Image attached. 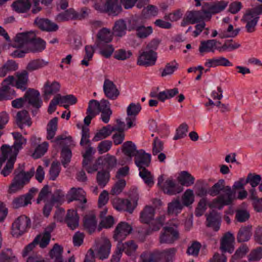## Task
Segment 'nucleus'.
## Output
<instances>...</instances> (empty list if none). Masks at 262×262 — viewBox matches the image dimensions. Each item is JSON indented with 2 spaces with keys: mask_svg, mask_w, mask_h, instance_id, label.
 I'll use <instances>...</instances> for the list:
<instances>
[{
  "mask_svg": "<svg viewBox=\"0 0 262 262\" xmlns=\"http://www.w3.org/2000/svg\"><path fill=\"white\" fill-rule=\"evenodd\" d=\"M96 38L95 45L108 43L112 40V34L109 29L103 28L98 31Z\"/></svg>",
  "mask_w": 262,
  "mask_h": 262,
  "instance_id": "30",
  "label": "nucleus"
},
{
  "mask_svg": "<svg viewBox=\"0 0 262 262\" xmlns=\"http://www.w3.org/2000/svg\"><path fill=\"white\" fill-rule=\"evenodd\" d=\"M49 62L43 59H36L31 61L27 67V69L29 71H33L38 69L47 66Z\"/></svg>",
  "mask_w": 262,
  "mask_h": 262,
  "instance_id": "53",
  "label": "nucleus"
},
{
  "mask_svg": "<svg viewBox=\"0 0 262 262\" xmlns=\"http://www.w3.org/2000/svg\"><path fill=\"white\" fill-rule=\"evenodd\" d=\"M157 54L155 52L149 51L143 52L139 57L137 64L139 66L146 67L153 66L155 64L157 58Z\"/></svg>",
  "mask_w": 262,
  "mask_h": 262,
  "instance_id": "15",
  "label": "nucleus"
},
{
  "mask_svg": "<svg viewBox=\"0 0 262 262\" xmlns=\"http://www.w3.org/2000/svg\"><path fill=\"white\" fill-rule=\"evenodd\" d=\"M161 233L159 239L161 244H172L179 237L178 231L172 227H166Z\"/></svg>",
  "mask_w": 262,
  "mask_h": 262,
  "instance_id": "10",
  "label": "nucleus"
},
{
  "mask_svg": "<svg viewBox=\"0 0 262 262\" xmlns=\"http://www.w3.org/2000/svg\"><path fill=\"white\" fill-rule=\"evenodd\" d=\"M240 47L241 45L239 43L233 41L232 39H230L226 40L222 46L218 47L217 50L220 52L228 50L232 51L238 49Z\"/></svg>",
  "mask_w": 262,
  "mask_h": 262,
  "instance_id": "56",
  "label": "nucleus"
},
{
  "mask_svg": "<svg viewBox=\"0 0 262 262\" xmlns=\"http://www.w3.org/2000/svg\"><path fill=\"white\" fill-rule=\"evenodd\" d=\"M65 221L68 226L72 230H74L79 225V216L77 211L74 210L68 211Z\"/></svg>",
  "mask_w": 262,
  "mask_h": 262,
  "instance_id": "31",
  "label": "nucleus"
},
{
  "mask_svg": "<svg viewBox=\"0 0 262 262\" xmlns=\"http://www.w3.org/2000/svg\"><path fill=\"white\" fill-rule=\"evenodd\" d=\"M225 181L223 179L220 180L217 183L214 184L209 190L208 193L212 196H214L218 195L220 192L222 191L223 192L225 190L226 186H224Z\"/></svg>",
  "mask_w": 262,
  "mask_h": 262,
  "instance_id": "51",
  "label": "nucleus"
},
{
  "mask_svg": "<svg viewBox=\"0 0 262 262\" xmlns=\"http://www.w3.org/2000/svg\"><path fill=\"white\" fill-rule=\"evenodd\" d=\"M262 181V178L259 174L254 173H250L248 174L245 183H249L252 188H255Z\"/></svg>",
  "mask_w": 262,
  "mask_h": 262,
  "instance_id": "55",
  "label": "nucleus"
},
{
  "mask_svg": "<svg viewBox=\"0 0 262 262\" xmlns=\"http://www.w3.org/2000/svg\"><path fill=\"white\" fill-rule=\"evenodd\" d=\"M126 185V182L124 179H118L115 183L111 190V194L118 195L120 194Z\"/></svg>",
  "mask_w": 262,
  "mask_h": 262,
  "instance_id": "59",
  "label": "nucleus"
},
{
  "mask_svg": "<svg viewBox=\"0 0 262 262\" xmlns=\"http://www.w3.org/2000/svg\"><path fill=\"white\" fill-rule=\"evenodd\" d=\"M143 262H163V254L162 251H155L149 254L147 258H143L141 255Z\"/></svg>",
  "mask_w": 262,
  "mask_h": 262,
  "instance_id": "50",
  "label": "nucleus"
},
{
  "mask_svg": "<svg viewBox=\"0 0 262 262\" xmlns=\"http://www.w3.org/2000/svg\"><path fill=\"white\" fill-rule=\"evenodd\" d=\"M34 174V168H32L27 172L21 170L16 173L15 171V175L9 186L8 192L12 194L22 190L24 186L30 182V179Z\"/></svg>",
  "mask_w": 262,
  "mask_h": 262,
  "instance_id": "1",
  "label": "nucleus"
},
{
  "mask_svg": "<svg viewBox=\"0 0 262 262\" xmlns=\"http://www.w3.org/2000/svg\"><path fill=\"white\" fill-rule=\"evenodd\" d=\"M188 126L186 123H183L181 124L177 129L176 134L173 137V139L174 140H177L184 138L186 136V133L188 132Z\"/></svg>",
  "mask_w": 262,
  "mask_h": 262,
  "instance_id": "64",
  "label": "nucleus"
},
{
  "mask_svg": "<svg viewBox=\"0 0 262 262\" xmlns=\"http://www.w3.org/2000/svg\"><path fill=\"white\" fill-rule=\"evenodd\" d=\"M31 4L29 0H17L13 3L12 7L18 13H25L31 8Z\"/></svg>",
  "mask_w": 262,
  "mask_h": 262,
  "instance_id": "36",
  "label": "nucleus"
},
{
  "mask_svg": "<svg viewBox=\"0 0 262 262\" xmlns=\"http://www.w3.org/2000/svg\"><path fill=\"white\" fill-rule=\"evenodd\" d=\"M97 254L101 259L108 257L112 247L110 241L105 236H102L96 241Z\"/></svg>",
  "mask_w": 262,
  "mask_h": 262,
  "instance_id": "6",
  "label": "nucleus"
},
{
  "mask_svg": "<svg viewBox=\"0 0 262 262\" xmlns=\"http://www.w3.org/2000/svg\"><path fill=\"white\" fill-rule=\"evenodd\" d=\"M228 5V2L220 1L212 4H206V9L204 10L206 17L210 19L212 14H215L223 11Z\"/></svg>",
  "mask_w": 262,
  "mask_h": 262,
  "instance_id": "14",
  "label": "nucleus"
},
{
  "mask_svg": "<svg viewBox=\"0 0 262 262\" xmlns=\"http://www.w3.org/2000/svg\"><path fill=\"white\" fill-rule=\"evenodd\" d=\"M60 171V163L57 161L53 162L49 170L50 179L55 180L58 176Z\"/></svg>",
  "mask_w": 262,
  "mask_h": 262,
  "instance_id": "60",
  "label": "nucleus"
},
{
  "mask_svg": "<svg viewBox=\"0 0 262 262\" xmlns=\"http://www.w3.org/2000/svg\"><path fill=\"white\" fill-rule=\"evenodd\" d=\"M183 206L179 200H174L168 204L167 213L168 214L177 215L181 212Z\"/></svg>",
  "mask_w": 262,
  "mask_h": 262,
  "instance_id": "46",
  "label": "nucleus"
},
{
  "mask_svg": "<svg viewBox=\"0 0 262 262\" xmlns=\"http://www.w3.org/2000/svg\"><path fill=\"white\" fill-rule=\"evenodd\" d=\"M31 227V220L25 215L17 217L12 224L11 234L14 237H19L26 233Z\"/></svg>",
  "mask_w": 262,
  "mask_h": 262,
  "instance_id": "2",
  "label": "nucleus"
},
{
  "mask_svg": "<svg viewBox=\"0 0 262 262\" xmlns=\"http://www.w3.org/2000/svg\"><path fill=\"white\" fill-rule=\"evenodd\" d=\"M204 8L201 11H188L186 14V20L191 24L200 22L205 18L206 15L204 13Z\"/></svg>",
  "mask_w": 262,
  "mask_h": 262,
  "instance_id": "25",
  "label": "nucleus"
},
{
  "mask_svg": "<svg viewBox=\"0 0 262 262\" xmlns=\"http://www.w3.org/2000/svg\"><path fill=\"white\" fill-rule=\"evenodd\" d=\"M94 7L100 12L114 16L118 15L122 10L119 0H105L103 4H95Z\"/></svg>",
  "mask_w": 262,
  "mask_h": 262,
  "instance_id": "3",
  "label": "nucleus"
},
{
  "mask_svg": "<svg viewBox=\"0 0 262 262\" xmlns=\"http://www.w3.org/2000/svg\"><path fill=\"white\" fill-rule=\"evenodd\" d=\"M77 102V98L73 95H68L62 96L60 94H57L51 101L48 112L52 114L56 110V106L59 104L69 103L70 104H74Z\"/></svg>",
  "mask_w": 262,
  "mask_h": 262,
  "instance_id": "7",
  "label": "nucleus"
},
{
  "mask_svg": "<svg viewBox=\"0 0 262 262\" xmlns=\"http://www.w3.org/2000/svg\"><path fill=\"white\" fill-rule=\"evenodd\" d=\"M61 157L62 158L61 163L66 167L71 161L72 157L71 150L67 147H63L61 150Z\"/></svg>",
  "mask_w": 262,
  "mask_h": 262,
  "instance_id": "62",
  "label": "nucleus"
},
{
  "mask_svg": "<svg viewBox=\"0 0 262 262\" xmlns=\"http://www.w3.org/2000/svg\"><path fill=\"white\" fill-rule=\"evenodd\" d=\"M234 241L233 235L230 232L226 233L221 241L220 249L223 252L232 253L234 250L233 243Z\"/></svg>",
  "mask_w": 262,
  "mask_h": 262,
  "instance_id": "18",
  "label": "nucleus"
},
{
  "mask_svg": "<svg viewBox=\"0 0 262 262\" xmlns=\"http://www.w3.org/2000/svg\"><path fill=\"white\" fill-rule=\"evenodd\" d=\"M132 231V228L130 225L126 222H120L116 226L113 238L118 242L124 240Z\"/></svg>",
  "mask_w": 262,
  "mask_h": 262,
  "instance_id": "11",
  "label": "nucleus"
},
{
  "mask_svg": "<svg viewBox=\"0 0 262 262\" xmlns=\"http://www.w3.org/2000/svg\"><path fill=\"white\" fill-rule=\"evenodd\" d=\"M75 14L76 11L73 8H70L58 14L55 17V20L58 22L76 20Z\"/></svg>",
  "mask_w": 262,
  "mask_h": 262,
  "instance_id": "34",
  "label": "nucleus"
},
{
  "mask_svg": "<svg viewBox=\"0 0 262 262\" xmlns=\"http://www.w3.org/2000/svg\"><path fill=\"white\" fill-rule=\"evenodd\" d=\"M103 91L109 99L115 100L119 95V92L114 82L108 79H105L103 83Z\"/></svg>",
  "mask_w": 262,
  "mask_h": 262,
  "instance_id": "19",
  "label": "nucleus"
},
{
  "mask_svg": "<svg viewBox=\"0 0 262 262\" xmlns=\"http://www.w3.org/2000/svg\"><path fill=\"white\" fill-rule=\"evenodd\" d=\"M16 94L14 90L7 85L3 84L2 83V86L0 88V101L4 100H11L15 97Z\"/></svg>",
  "mask_w": 262,
  "mask_h": 262,
  "instance_id": "37",
  "label": "nucleus"
},
{
  "mask_svg": "<svg viewBox=\"0 0 262 262\" xmlns=\"http://www.w3.org/2000/svg\"><path fill=\"white\" fill-rule=\"evenodd\" d=\"M36 37L35 33L33 31L18 33L15 38L14 47L17 48H28L29 44Z\"/></svg>",
  "mask_w": 262,
  "mask_h": 262,
  "instance_id": "8",
  "label": "nucleus"
},
{
  "mask_svg": "<svg viewBox=\"0 0 262 262\" xmlns=\"http://www.w3.org/2000/svg\"><path fill=\"white\" fill-rule=\"evenodd\" d=\"M122 150L124 155L130 158L135 157L139 151L137 150L135 144L132 141L124 142L122 145Z\"/></svg>",
  "mask_w": 262,
  "mask_h": 262,
  "instance_id": "41",
  "label": "nucleus"
},
{
  "mask_svg": "<svg viewBox=\"0 0 262 262\" xmlns=\"http://www.w3.org/2000/svg\"><path fill=\"white\" fill-rule=\"evenodd\" d=\"M60 84L57 81L50 82L47 81L43 87L44 99L48 101L50 99L49 96L54 95L59 91Z\"/></svg>",
  "mask_w": 262,
  "mask_h": 262,
  "instance_id": "23",
  "label": "nucleus"
},
{
  "mask_svg": "<svg viewBox=\"0 0 262 262\" xmlns=\"http://www.w3.org/2000/svg\"><path fill=\"white\" fill-rule=\"evenodd\" d=\"M113 30L116 36H122L124 35L126 30V25L125 21L122 19L116 21Z\"/></svg>",
  "mask_w": 262,
  "mask_h": 262,
  "instance_id": "54",
  "label": "nucleus"
},
{
  "mask_svg": "<svg viewBox=\"0 0 262 262\" xmlns=\"http://www.w3.org/2000/svg\"><path fill=\"white\" fill-rule=\"evenodd\" d=\"M30 52H40L46 48V42L40 38H36L31 41L27 48Z\"/></svg>",
  "mask_w": 262,
  "mask_h": 262,
  "instance_id": "35",
  "label": "nucleus"
},
{
  "mask_svg": "<svg viewBox=\"0 0 262 262\" xmlns=\"http://www.w3.org/2000/svg\"><path fill=\"white\" fill-rule=\"evenodd\" d=\"M251 226H245L241 227L237 233V240L239 243L249 241L251 236Z\"/></svg>",
  "mask_w": 262,
  "mask_h": 262,
  "instance_id": "45",
  "label": "nucleus"
},
{
  "mask_svg": "<svg viewBox=\"0 0 262 262\" xmlns=\"http://www.w3.org/2000/svg\"><path fill=\"white\" fill-rule=\"evenodd\" d=\"M155 215V209L151 206L146 205L140 212V221L142 223H149Z\"/></svg>",
  "mask_w": 262,
  "mask_h": 262,
  "instance_id": "27",
  "label": "nucleus"
},
{
  "mask_svg": "<svg viewBox=\"0 0 262 262\" xmlns=\"http://www.w3.org/2000/svg\"><path fill=\"white\" fill-rule=\"evenodd\" d=\"M70 191L73 194V195L77 198L76 201H79V203L81 204V208L82 209H83L85 208L84 204L87 202L85 198V192L80 188H76L73 187Z\"/></svg>",
  "mask_w": 262,
  "mask_h": 262,
  "instance_id": "42",
  "label": "nucleus"
},
{
  "mask_svg": "<svg viewBox=\"0 0 262 262\" xmlns=\"http://www.w3.org/2000/svg\"><path fill=\"white\" fill-rule=\"evenodd\" d=\"M34 23L43 31L54 32L57 31L58 29V26L56 24L46 18H36Z\"/></svg>",
  "mask_w": 262,
  "mask_h": 262,
  "instance_id": "21",
  "label": "nucleus"
},
{
  "mask_svg": "<svg viewBox=\"0 0 262 262\" xmlns=\"http://www.w3.org/2000/svg\"><path fill=\"white\" fill-rule=\"evenodd\" d=\"M57 118L55 117L51 119L49 122L47 129V139L48 140H51L53 139L55 136L56 132L57 129Z\"/></svg>",
  "mask_w": 262,
  "mask_h": 262,
  "instance_id": "48",
  "label": "nucleus"
},
{
  "mask_svg": "<svg viewBox=\"0 0 262 262\" xmlns=\"http://www.w3.org/2000/svg\"><path fill=\"white\" fill-rule=\"evenodd\" d=\"M12 135L15 139L14 144L11 147L6 145V146L9 148L10 150L7 152V155L16 157L19 150L22 148V145L26 143V139L19 133L14 132Z\"/></svg>",
  "mask_w": 262,
  "mask_h": 262,
  "instance_id": "13",
  "label": "nucleus"
},
{
  "mask_svg": "<svg viewBox=\"0 0 262 262\" xmlns=\"http://www.w3.org/2000/svg\"><path fill=\"white\" fill-rule=\"evenodd\" d=\"M206 226L213 229L217 231L220 229L221 216L220 214L214 211H211L206 215Z\"/></svg>",
  "mask_w": 262,
  "mask_h": 262,
  "instance_id": "24",
  "label": "nucleus"
},
{
  "mask_svg": "<svg viewBox=\"0 0 262 262\" xmlns=\"http://www.w3.org/2000/svg\"><path fill=\"white\" fill-rule=\"evenodd\" d=\"M48 147V143L47 142H44L42 144L38 145L35 148L32 156L35 159L41 157L47 151Z\"/></svg>",
  "mask_w": 262,
  "mask_h": 262,
  "instance_id": "61",
  "label": "nucleus"
},
{
  "mask_svg": "<svg viewBox=\"0 0 262 262\" xmlns=\"http://www.w3.org/2000/svg\"><path fill=\"white\" fill-rule=\"evenodd\" d=\"M223 192V193L219 195L209 204L210 208H216L221 210L224 206L231 204L234 199L235 192L232 190L230 186H226Z\"/></svg>",
  "mask_w": 262,
  "mask_h": 262,
  "instance_id": "5",
  "label": "nucleus"
},
{
  "mask_svg": "<svg viewBox=\"0 0 262 262\" xmlns=\"http://www.w3.org/2000/svg\"><path fill=\"white\" fill-rule=\"evenodd\" d=\"M128 204V200L122 199H116L113 201V205L115 208L119 211H126L128 209L126 207Z\"/></svg>",
  "mask_w": 262,
  "mask_h": 262,
  "instance_id": "63",
  "label": "nucleus"
},
{
  "mask_svg": "<svg viewBox=\"0 0 262 262\" xmlns=\"http://www.w3.org/2000/svg\"><path fill=\"white\" fill-rule=\"evenodd\" d=\"M16 123L21 129L23 128L24 124H26L28 126L31 125V119L27 111L23 110L17 113Z\"/></svg>",
  "mask_w": 262,
  "mask_h": 262,
  "instance_id": "32",
  "label": "nucleus"
},
{
  "mask_svg": "<svg viewBox=\"0 0 262 262\" xmlns=\"http://www.w3.org/2000/svg\"><path fill=\"white\" fill-rule=\"evenodd\" d=\"M83 224L84 229L90 234L94 232L97 225L95 215L92 213L85 215L83 219Z\"/></svg>",
  "mask_w": 262,
  "mask_h": 262,
  "instance_id": "22",
  "label": "nucleus"
},
{
  "mask_svg": "<svg viewBox=\"0 0 262 262\" xmlns=\"http://www.w3.org/2000/svg\"><path fill=\"white\" fill-rule=\"evenodd\" d=\"M217 43L221 44L220 42L216 41L215 39L202 41L199 47V51L201 53L209 52H213L215 49L217 50L218 47H216Z\"/></svg>",
  "mask_w": 262,
  "mask_h": 262,
  "instance_id": "33",
  "label": "nucleus"
},
{
  "mask_svg": "<svg viewBox=\"0 0 262 262\" xmlns=\"http://www.w3.org/2000/svg\"><path fill=\"white\" fill-rule=\"evenodd\" d=\"M164 176L161 175L158 179V186L163 192L169 195H173L181 192L183 187L177 184L172 178H168L164 182Z\"/></svg>",
  "mask_w": 262,
  "mask_h": 262,
  "instance_id": "4",
  "label": "nucleus"
},
{
  "mask_svg": "<svg viewBox=\"0 0 262 262\" xmlns=\"http://www.w3.org/2000/svg\"><path fill=\"white\" fill-rule=\"evenodd\" d=\"M240 30L241 29L239 28L234 30L233 25H229L227 31L220 33L219 36L221 38L235 37L238 35Z\"/></svg>",
  "mask_w": 262,
  "mask_h": 262,
  "instance_id": "57",
  "label": "nucleus"
},
{
  "mask_svg": "<svg viewBox=\"0 0 262 262\" xmlns=\"http://www.w3.org/2000/svg\"><path fill=\"white\" fill-rule=\"evenodd\" d=\"M37 191V189L36 188H32L26 194L15 198L12 203L13 207L18 208L31 204V200L33 198V193Z\"/></svg>",
  "mask_w": 262,
  "mask_h": 262,
  "instance_id": "12",
  "label": "nucleus"
},
{
  "mask_svg": "<svg viewBox=\"0 0 262 262\" xmlns=\"http://www.w3.org/2000/svg\"><path fill=\"white\" fill-rule=\"evenodd\" d=\"M39 96L40 94L38 91L34 89L28 90L24 95L25 101L27 100L29 104L35 108L32 111L33 115L37 113V110L40 107L41 105L42 101L39 98Z\"/></svg>",
  "mask_w": 262,
  "mask_h": 262,
  "instance_id": "9",
  "label": "nucleus"
},
{
  "mask_svg": "<svg viewBox=\"0 0 262 262\" xmlns=\"http://www.w3.org/2000/svg\"><path fill=\"white\" fill-rule=\"evenodd\" d=\"M113 132V130H112V126L111 125L103 126L101 129L97 132L95 136L93 138V141L97 142L105 139L107 137L110 136Z\"/></svg>",
  "mask_w": 262,
  "mask_h": 262,
  "instance_id": "39",
  "label": "nucleus"
},
{
  "mask_svg": "<svg viewBox=\"0 0 262 262\" xmlns=\"http://www.w3.org/2000/svg\"><path fill=\"white\" fill-rule=\"evenodd\" d=\"M133 29L136 31L137 36L140 38H146L152 32V29L150 26L145 27L143 25L136 26L133 27Z\"/></svg>",
  "mask_w": 262,
  "mask_h": 262,
  "instance_id": "47",
  "label": "nucleus"
},
{
  "mask_svg": "<svg viewBox=\"0 0 262 262\" xmlns=\"http://www.w3.org/2000/svg\"><path fill=\"white\" fill-rule=\"evenodd\" d=\"M165 221V216L161 215L154 219L149 223H147L148 227L145 231V234L149 235L155 232H157L163 227Z\"/></svg>",
  "mask_w": 262,
  "mask_h": 262,
  "instance_id": "16",
  "label": "nucleus"
},
{
  "mask_svg": "<svg viewBox=\"0 0 262 262\" xmlns=\"http://www.w3.org/2000/svg\"><path fill=\"white\" fill-rule=\"evenodd\" d=\"M139 174L148 186L151 187L154 184V177L146 168L139 169Z\"/></svg>",
  "mask_w": 262,
  "mask_h": 262,
  "instance_id": "44",
  "label": "nucleus"
},
{
  "mask_svg": "<svg viewBox=\"0 0 262 262\" xmlns=\"http://www.w3.org/2000/svg\"><path fill=\"white\" fill-rule=\"evenodd\" d=\"M16 80L15 87L24 91L27 88V84L29 81L28 73L27 71L24 70L21 72L16 73Z\"/></svg>",
  "mask_w": 262,
  "mask_h": 262,
  "instance_id": "26",
  "label": "nucleus"
},
{
  "mask_svg": "<svg viewBox=\"0 0 262 262\" xmlns=\"http://www.w3.org/2000/svg\"><path fill=\"white\" fill-rule=\"evenodd\" d=\"M62 248L57 244H55L50 251V256L54 260V262H62Z\"/></svg>",
  "mask_w": 262,
  "mask_h": 262,
  "instance_id": "49",
  "label": "nucleus"
},
{
  "mask_svg": "<svg viewBox=\"0 0 262 262\" xmlns=\"http://www.w3.org/2000/svg\"><path fill=\"white\" fill-rule=\"evenodd\" d=\"M96 47L99 49V53L105 58H109L114 52V48L113 45L108 43L95 45Z\"/></svg>",
  "mask_w": 262,
  "mask_h": 262,
  "instance_id": "40",
  "label": "nucleus"
},
{
  "mask_svg": "<svg viewBox=\"0 0 262 262\" xmlns=\"http://www.w3.org/2000/svg\"><path fill=\"white\" fill-rule=\"evenodd\" d=\"M178 180L181 185L187 187L192 185L194 183V178L187 171H181L178 177Z\"/></svg>",
  "mask_w": 262,
  "mask_h": 262,
  "instance_id": "38",
  "label": "nucleus"
},
{
  "mask_svg": "<svg viewBox=\"0 0 262 262\" xmlns=\"http://www.w3.org/2000/svg\"><path fill=\"white\" fill-rule=\"evenodd\" d=\"M138 248V245L134 241H128L124 243L121 242L117 244V249L124 252L128 256L134 255Z\"/></svg>",
  "mask_w": 262,
  "mask_h": 262,
  "instance_id": "20",
  "label": "nucleus"
},
{
  "mask_svg": "<svg viewBox=\"0 0 262 262\" xmlns=\"http://www.w3.org/2000/svg\"><path fill=\"white\" fill-rule=\"evenodd\" d=\"M9 159L8 160L6 165L2 170L1 173L4 177L8 176L11 172L14 167V162L16 158L12 156H9Z\"/></svg>",
  "mask_w": 262,
  "mask_h": 262,
  "instance_id": "58",
  "label": "nucleus"
},
{
  "mask_svg": "<svg viewBox=\"0 0 262 262\" xmlns=\"http://www.w3.org/2000/svg\"><path fill=\"white\" fill-rule=\"evenodd\" d=\"M100 161H102V164H103L107 170H110L115 167L117 164V159L114 156L107 155L104 158H99L98 159L99 164H100Z\"/></svg>",
  "mask_w": 262,
  "mask_h": 262,
  "instance_id": "52",
  "label": "nucleus"
},
{
  "mask_svg": "<svg viewBox=\"0 0 262 262\" xmlns=\"http://www.w3.org/2000/svg\"><path fill=\"white\" fill-rule=\"evenodd\" d=\"M110 179V174L107 170H102L97 172L96 181L98 185L103 188L108 182Z\"/></svg>",
  "mask_w": 262,
  "mask_h": 262,
  "instance_id": "43",
  "label": "nucleus"
},
{
  "mask_svg": "<svg viewBox=\"0 0 262 262\" xmlns=\"http://www.w3.org/2000/svg\"><path fill=\"white\" fill-rule=\"evenodd\" d=\"M205 66L210 68L217 66L231 67L232 64L228 59L224 57H220L207 60Z\"/></svg>",
  "mask_w": 262,
  "mask_h": 262,
  "instance_id": "29",
  "label": "nucleus"
},
{
  "mask_svg": "<svg viewBox=\"0 0 262 262\" xmlns=\"http://www.w3.org/2000/svg\"><path fill=\"white\" fill-rule=\"evenodd\" d=\"M135 162L139 170L148 167L151 161V155L143 150H139L135 155Z\"/></svg>",
  "mask_w": 262,
  "mask_h": 262,
  "instance_id": "17",
  "label": "nucleus"
},
{
  "mask_svg": "<svg viewBox=\"0 0 262 262\" xmlns=\"http://www.w3.org/2000/svg\"><path fill=\"white\" fill-rule=\"evenodd\" d=\"M259 18V17H254L247 12L244 15L242 21L246 24L245 28L248 33L255 31Z\"/></svg>",
  "mask_w": 262,
  "mask_h": 262,
  "instance_id": "28",
  "label": "nucleus"
}]
</instances>
